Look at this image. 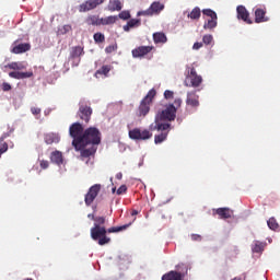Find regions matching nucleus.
Segmentation results:
<instances>
[{
    "instance_id": "obj_1",
    "label": "nucleus",
    "mask_w": 280,
    "mask_h": 280,
    "mask_svg": "<svg viewBox=\"0 0 280 280\" xmlns=\"http://www.w3.org/2000/svg\"><path fill=\"white\" fill-rule=\"evenodd\" d=\"M104 224H106V217H96L94 219V226L90 230L92 240L98 242L100 246L110 244V237H108L106 233H121V231L129 229L132 225V222L120 226H113L107 230Z\"/></svg>"
},
{
    "instance_id": "obj_2",
    "label": "nucleus",
    "mask_w": 280,
    "mask_h": 280,
    "mask_svg": "<svg viewBox=\"0 0 280 280\" xmlns=\"http://www.w3.org/2000/svg\"><path fill=\"white\" fill-rule=\"evenodd\" d=\"M102 143V131L96 127L86 128L81 138L72 141L74 150H82L86 145H100Z\"/></svg>"
},
{
    "instance_id": "obj_3",
    "label": "nucleus",
    "mask_w": 280,
    "mask_h": 280,
    "mask_svg": "<svg viewBox=\"0 0 280 280\" xmlns=\"http://www.w3.org/2000/svg\"><path fill=\"white\" fill-rule=\"evenodd\" d=\"M174 104H168L165 107V109L159 112L156 117L161 120L174 121V119H176V110H178V108H180V104H183V100L175 98Z\"/></svg>"
},
{
    "instance_id": "obj_4",
    "label": "nucleus",
    "mask_w": 280,
    "mask_h": 280,
    "mask_svg": "<svg viewBox=\"0 0 280 280\" xmlns=\"http://www.w3.org/2000/svg\"><path fill=\"white\" fill-rule=\"evenodd\" d=\"M154 97H156V90L151 89L138 107V117H145L150 113V104H152Z\"/></svg>"
},
{
    "instance_id": "obj_5",
    "label": "nucleus",
    "mask_w": 280,
    "mask_h": 280,
    "mask_svg": "<svg viewBox=\"0 0 280 280\" xmlns=\"http://www.w3.org/2000/svg\"><path fill=\"white\" fill-rule=\"evenodd\" d=\"M163 10H165V4L155 1L149 7V9L139 11L138 16H154V14H161Z\"/></svg>"
},
{
    "instance_id": "obj_6",
    "label": "nucleus",
    "mask_w": 280,
    "mask_h": 280,
    "mask_svg": "<svg viewBox=\"0 0 280 280\" xmlns=\"http://www.w3.org/2000/svg\"><path fill=\"white\" fill-rule=\"evenodd\" d=\"M129 138L133 141H148V139H152V132L148 129L141 131V129L135 128L129 130Z\"/></svg>"
},
{
    "instance_id": "obj_7",
    "label": "nucleus",
    "mask_w": 280,
    "mask_h": 280,
    "mask_svg": "<svg viewBox=\"0 0 280 280\" xmlns=\"http://www.w3.org/2000/svg\"><path fill=\"white\" fill-rule=\"evenodd\" d=\"M100 191H102V185L101 184H94L90 187L88 194H85L84 202L86 207H91L93 202L95 201V198L100 195Z\"/></svg>"
},
{
    "instance_id": "obj_8",
    "label": "nucleus",
    "mask_w": 280,
    "mask_h": 280,
    "mask_svg": "<svg viewBox=\"0 0 280 280\" xmlns=\"http://www.w3.org/2000/svg\"><path fill=\"white\" fill-rule=\"evenodd\" d=\"M93 115V108L85 104H80L77 116L84 121V124H89L91 121V116Z\"/></svg>"
},
{
    "instance_id": "obj_9",
    "label": "nucleus",
    "mask_w": 280,
    "mask_h": 280,
    "mask_svg": "<svg viewBox=\"0 0 280 280\" xmlns=\"http://www.w3.org/2000/svg\"><path fill=\"white\" fill-rule=\"evenodd\" d=\"M186 86H194L195 89L198 88L199 84H202V77L196 73V68H191L189 74L186 77L185 80Z\"/></svg>"
},
{
    "instance_id": "obj_10",
    "label": "nucleus",
    "mask_w": 280,
    "mask_h": 280,
    "mask_svg": "<svg viewBox=\"0 0 280 280\" xmlns=\"http://www.w3.org/2000/svg\"><path fill=\"white\" fill-rule=\"evenodd\" d=\"M69 135L72 137V141H78V139H82V135H84V127L80 122H74L69 128Z\"/></svg>"
},
{
    "instance_id": "obj_11",
    "label": "nucleus",
    "mask_w": 280,
    "mask_h": 280,
    "mask_svg": "<svg viewBox=\"0 0 280 280\" xmlns=\"http://www.w3.org/2000/svg\"><path fill=\"white\" fill-rule=\"evenodd\" d=\"M106 0H88L79 5V12H91L95 10L97 5H102Z\"/></svg>"
},
{
    "instance_id": "obj_12",
    "label": "nucleus",
    "mask_w": 280,
    "mask_h": 280,
    "mask_svg": "<svg viewBox=\"0 0 280 280\" xmlns=\"http://www.w3.org/2000/svg\"><path fill=\"white\" fill-rule=\"evenodd\" d=\"M154 46H139L131 50L132 58H144L151 51H153Z\"/></svg>"
},
{
    "instance_id": "obj_13",
    "label": "nucleus",
    "mask_w": 280,
    "mask_h": 280,
    "mask_svg": "<svg viewBox=\"0 0 280 280\" xmlns=\"http://www.w3.org/2000/svg\"><path fill=\"white\" fill-rule=\"evenodd\" d=\"M30 49H32V45L30 43L19 44V39H16L13 43L11 54H25V51H30Z\"/></svg>"
},
{
    "instance_id": "obj_14",
    "label": "nucleus",
    "mask_w": 280,
    "mask_h": 280,
    "mask_svg": "<svg viewBox=\"0 0 280 280\" xmlns=\"http://www.w3.org/2000/svg\"><path fill=\"white\" fill-rule=\"evenodd\" d=\"M237 12V18L241 19L242 21H244L245 23H247L248 25L253 24V21L249 20V13L248 10H246V7L244 5H238L236 9Z\"/></svg>"
},
{
    "instance_id": "obj_15",
    "label": "nucleus",
    "mask_w": 280,
    "mask_h": 280,
    "mask_svg": "<svg viewBox=\"0 0 280 280\" xmlns=\"http://www.w3.org/2000/svg\"><path fill=\"white\" fill-rule=\"evenodd\" d=\"M213 211L217 215H219V218L221 220H229L230 218L233 217V210H231L229 208H219V209L213 210Z\"/></svg>"
},
{
    "instance_id": "obj_16",
    "label": "nucleus",
    "mask_w": 280,
    "mask_h": 280,
    "mask_svg": "<svg viewBox=\"0 0 280 280\" xmlns=\"http://www.w3.org/2000/svg\"><path fill=\"white\" fill-rule=\"evenodd\" d=\"M163 120L159 119V117H155V126L151 125V130H158V131H165L170 130V122H162Z\"/></svg>"
},
{
    "instance_id": "obj_17",
    "label": "nucleus",
    "mask_w": 280,
    "mask_h": 280,
    "mask_svg": "<svg viewBox=\"0 0 280 280\" xmlns=\"http://www.w3.org/2000/svg\"><path fill=\"white\" fill-rule=\"evenodd\" d=\"M186 104H187V106H191L192 108H198V106H200V103L198 102V96L196 95V92H189L187 94Z\"/></svg>"
},
{
    "instance_id": "obj_18",
    "label": "nucleus",
    "mask_w": 280,
    "mask_h": 280,
    "mask_svg": "<svg viewBox=\"0 0 280 280\" xmlns=\"http://www.w3.org/2000/svg\"><path fill=\"white\" fill-rule=\"evenodd\" d=\"M34 75V72L28 71V72H19V71H13L9 73L10 78H13L14 80H25L27 78H32Z\"/></svg>"
},
{
    "instance_id": "obj_19",
    "label": "nucleus",
    "mask_w": 280,
    "mask_h": 280,
    "mask_svg": "<svg viewBox=\"0 0 280 280\" xmlns=\"http://www.w3.org/2000/svg\"><path fill=\"white\" fill-rule=\"evenodd\" d=\"M44 140L47 145L60 143V136H58V133H46Z\"/></svg>"
},
{
    "instance_id": "obj_20",
    "label": "nucleus",
    "mask_w": 280,
    "mask_h": 280,
    "mask_svg": "<svg viewBox=\"0 0 280 280\" xmlns=\"http://www.w3.org/2000/svg\"><path fill=\"white\" fill-rule=\"evenodd\" d=\"M110 71H113V66L105 65L102 68H100L98 70H96L94 75H95V78H100L102 75H104V78H108V73H110Z\"/></svg>"
},
{
    "instance_id": "obj_21",
    "label": "nucleus",
    "mask_w": 280,
    "mask_h": 280,
    "mask_svg": "<svg viewBox=\"0 0 280 280\" xmlns=\"http://www.w3.org/2000/svg\"><path fill=\"white\" fill-rule=\"evenodd\" d=\"M183 273L172 270L163 275L162 280H183Z\"/></svg>"
},
{
    "instance_id": "obj_22",
    "label": "nucleus",
    "mask_w": 280,
    "mask_h": 280,
    "mask_svg": "<svg viewBox=\"0 0 280 280\" xmlns=\"http://www.w3.org/2000/svg\"><path fill=\"white\" fill-rule=\"evenodd\" d=\"M78 152H81V156L83 159H89V156H93L97 152V148L95 145H92L90 149H75Z\"/></svg>"
},
{
    "instance_id": "obj_23",
    "label": "nucleus",
    "mask_w": 280,
    "mask_h": 280,
    "mask_svg": "<svg viewBox=\"0 0 280 280\" xmlns=\"http://www.w3.org/2000/svg\"><path fill=\"white\" fill-rule=\"evenodd\" d=\"M153 42L155 43V45H165V43H167V35H165V33L163 32H156L153 34Z\"/></svg>"
},
{
    "instance_id": "obj_24",
    "label": "nucleus",
    "mask_w": 280,
    "mask_h": 280,
    "mask_svg": "<svg viewBox=\"0 0 280 280\" xmlns=\"http://www.w3.org/2000/svg\"><path fill=\"white\" fill-rule=\"evenodd\" d=\"M268 18H266V10L264 9H256L255 11V23H266Z\"/></svg>"
},
{
    "instance_id": "obj_25",
    "label": "nucleus",
    "mask_w": 280,
    "mask_h": 280,
    "mask_svg": "<svg viewBox=\"0 0 280 280\" xmlns=\"http://www.w3.org/2000/svg\"><path fill=\"white\" fill-rule=\"evenodd\" d=\"M50 161H51V163H55V165H62V163L65 161L63 158H62V152L54 151L50 154Z\"/></svg>"
},
{
    "instance_id": "obj_26",
    "label": "nucleus",
    "mask_w": 280,
    "mask_h": 280,
    "mask_svg": "<svg viewBox=\"0 0 280 280\" xmlns=\"http://www.w3.org/2000/svg\"><path fill=\"white\" fill-rule=\"evenodd\" d=\"M86 25H94V26H100L102 25V18L100 15H89L85 19Z\"/></svg>"
},
{
    "instance_id": "obj_27",
    "label": "nucleus",
    "mask_w": 280,
    "mask_h": 280,
    "mask_svg": "<svg viewBox=\"0 0 280 280\" xmlns=\"http://www.w3.org/2000/svg\"><path fill=\"white\" fill-rule=\"evenodd\" d=\"M119 16L109 15L107 18H101V25H115L117 23Z\"/></svg>"
},
{
    "instance_id": "obj_28",
    "label": "nucleus",
    "mask_w": 280,
    "mask_h": 280,
    "mask_svg": "<svg viewBox=\"0 0 280 280\" xmlns=\"http://www.w3.org/2000/svg\"><path fill=\"white\" fill-rule=\"evenodd\" d=\"M121 8H124L121 4V1H119V0L109 1L108 10L110 12H119V11H121Z\"/></svg>"
},
{
    "instance_id": "obj_29",
    "label": "nucleus",
    "mask_w": 280,
    "mask_h": 280,
    "mask_svg": "<svg viewBox=\"0 0 280 280\" xmlns=\"http://www.w3.org/2000/svg\"><path fill=\"white\" fill-rule=\"evenodd\" d=\"M84 54V48L82 46H75L72 47L71 52H70V58H80V56H83Z\"/></svg>"
},
{
    "instance_id": "obj_30",
    "label": "nucleus",
    "mask_w": 280,
    "mask_h": 280,
    "mask_svg": "<svg viewBox=\"0 0 280 280\" xmlns=\"http://www.w3.org/2000/svg\"><path fill=\"white\" fill-rule=\"evenodd\" d=\"M5 67H8V69H12L13 71H21L25 69V66L21 62H11Z\"/></svg>"
},
{
    "instance_id": "obj_31",
    "label": "nucleus",
    "mask_w": 280,
    "mask_h": 280,
    "mask_svg": "<svg viewBox=\"0 0 280 280\" xmlns=\"http://www.w3.org/2000/svg\"><path fill=\"white\" fill-rule=\"evenodd\" d=\"M267 224H268L269 229H271V231H277V229H279V223H277V219H275V218H270L267 221Z\"/></svg>"
},
{
    "instance_id": "obj_32",
    "label": "nucleus",
    "mask_w": 280,
    "mask_h": 280,
    "mask_svg": "<svg viewBox=\"0 0 280 280\" xmlns=\"http://www.w3.org/2000/svg\"><path fill=\"white\" fill-rule=\"evenodd\" d=\"M252 250L253 253H264V243L256 241Z\"/></svg>"
},
{
    "instance_id": "obj_33",
    "label": "nucleus",
    "mask_w": 280,
    "mask_h": 280,
    "mask_svg": "<svg viewBox=\"0 0 280 280\" xmlns=\"http://www.w3.org/2000/svg\"><path fill=\"white\" fill-rule=\"evenodd\" d=\"M188 16L189 19H192V21H196V19H200V8L192 9Z\"/></svg>"
},
{
    "instance_id": "obj_34",
    "label": "nucleus",
    "mask_w": 280,
    "mask_h": 280,
    "mask_svg": "<svg viewBox=\"0 0 280 280\" xmlns=\"http://www.w3.org/2000/svg\"><path fill=\"white\" fill-rule=\"evenodd\" d=\"M165 139H167V132H162V133L156 135V136L154 137V142H155L156 144L163 143V141H165Z\"/></svg>"
},
{
    "instance_id": "obj_35",
    "label": "nucleus",
    "mask_w": 280,
    "mask_h": 280,
    "mask_svg": "<svg viewBox=\"0 0 280 280\" xmlns=\"http://www.w3.org/2000/svg\"><path fill=\"white\" fill-rule=\"evenodd\" d=\"M8 149H9L8 142H5V140H3V138H0V156H1V154H5Z\"/></svg>"
},
{
    "instance_id": "obj_36",
    "label": "nucleus",
    "mask_w": 280,
    "mask_h": 280,
    "mask_svg": "<svg viewBox=\"0 0 280 280\" xmlns=\"http://www.w3.org/2000/svg\"><path fill=\"white\" fill-rule=\"evenodd\" d=\"M218 27V13L215 11H211V28Z\"/></svg>"
},
{
    "instance_id": "obj_37",
    "label": "nucleus",
    "mask_w": 280,
    "mask_h": 280,
    "mask_svg": "<svg viewBox=\"0 0 280 280\" xmlns=\"http://www.w3.org/2000/svg\"><path fill=\"white\" fill-rule=\"evenodd\" d=\"M129 24V27H139L141 25L140 19H131L127 22Z\"/></svg>"
},
{
    "instance_id": "obj_38",
    "label": "nucleus",
    "mask_w": 280,
    "mask_h": 280,
    "mask_svg": "<svg viewBox=\"0 0 280 280\" xmlns=\"http://www.w3.org/2000/svg\"><path fill=\"white\" fill-rule=\"evenodd\" d=\"M94 40L95 43H104V40H106V37L102 33H95Z\"/></svg>"
},
{
    "instance_id": "obj_39",
    "label": "nucleus",
    "mask_w": 280,
    "mask_h": 280,
    "mask_svg": "<svg viewBox=\"0 0 280 280\" xmlns=\"http://www.w3.org/2000/svg\"><path fill=\"white\" fill-rule=\"evenodd\" d=\"M118 19H121L122 21H128V19H130V11H121L118 14Z\"/></svg>"
},
{
    "instance_id": "obj_40",
    "label": "nucleus",
    "mask_w": 280,
    "mask_h": 280,
    "mask_svg": "<svg viewBox=\"0 0 280 280\" xmlns=\"http://www.w3.org/2000/svg\"><path fill=\"white\" fill-rule=\"evenodd\" d=\"M105 51L107 54H113V51H117V44H114V45H109L105 48Z\"/></svg>"
},
{
    "instance_id": "obj_41",
    "label": "nucleus",
    "mask_w": 280,
    "mask_h": 280,
    "mask_svg": "<svg viewBox=\"0 0 280 280\" xmlns=\"http://www.w3.org/2000/svg\"><path fill=\"white\" fill-rule=\"evenodd\" d=\"M164 98L174 100V92L170 90L164 91Z\"/></svg>"
},
{
    "instance_id": "obj_42",
    "label": "nucleus",
    "mask_w": 280,
    "mask_h": 280,
    "mask_svg": "<svg viewBox=\"0 0 280 280\" xmlns=\"http://www.w3.org/2000/svg\"><path fill=\"white\" fill-rule=\"evenodd\" d=\"M12 132H14V129L11 128L8 132H3L2 136L0 137V139L5 141V139H8V137H12Z\"/></svg>"
},
{
    "instance_id": "obj_43",
    "label": "nucleus",
    "mask_w": 280,
    "mask_h": 280,
    "mask_svg": "<svg viewBox=\"0 0 280 280\" xmlns=\"http://www.w3.org/2000/svg\"><path fill=\"white\" fill-rule=\"evenodd\" d=\"M1 89L4 92L12 91V85H10V83H8V82H3L1 85Z\"/></svg>"
},
{
    "instance_id": "obj_44",
    "label": "nucleus",
    "mask_w": 280,
    "mask_h": 280,
    "mask_svg": "<svg viewBox=\"0 0 280 280\" xmlns=\"http://www.w3.org/2000/svg\"><path fill=\"white\" fill-rule=\"evenodd\" d=\"M126 191H128V187H126V185H121L118 189H117V195L121 196V194H126Z\"/></svg>"
},
{
    "instance_id": "obj_45",
    "label": "nucleus",
    "mask_w": 280,
    "mask_h": 280,
    "mask_svg": "<svg viewBox=\"0 0 280 280\" xmlns=\"http://www.w3.org/2000/svg\"><path fill=\"white\" fill-rule=\"evenodd\" d=\"M39 165H40L42 170H47V167H49V161H47V160H42V161L39 162Z\"/></svg>"
},
{
    "instance_id": "obj_46",
    "label": "nucleus",
    "mask_w": 280,
    "mask_h": 280,
    "mask_svg": "<svg viewBox=\"0 0 280 280\" xmlns=\"http://www.w3.org/2000/svg\"><path fill=\"white\" fill-rule=\"evenodd\" d=\"M190 237L192 242H202V236H200V234H191Z\"/></svg>"
},
{
    "instance_id": "obj_47",
    "label": "nucleus",
    "mask_w": 280,
    "mask_h": 280,
    "mask_svg": "<svg viewBox=\"0 0 280 280\" xmlns=\"http://www.w3.org/2000/svg\"><path fill=\"white\" fill-rule=\"evenodd\" d=\"M202 40L205 45H211V35H205Z\"/></svg>"
},
{
    "instance_id": "obj_48",
    "label": "nucleus",
    "mask_w": 280,
    "mask_h": 280,
    "mask_svg": "<svg viewBox=\"0 0 280 280\" xmlns=\"http://www.w3.org/2000/svg\"><path fill=\"white\" fill-rule=\"evenodd\" d=\"M40 108H38V107H32L31 108V113H32V115H40Z\"/></svg>"
},
{
    "instance_id": "obj_49",
    "label": "nucleus",
    "mask_w": 280,
    "mask_h": 280,
    "mask_svg": "<svg viewBox=\"0 0 280 280\" xmlns=\"http://www.w3.org/2000/svg\"><path fill=\"white\" fill-rule=\"evenodd\" d=\"M203 16H211V9H205L202 10Z\"/></svg>"
},
{
    "instance_id": "obj_50",
    "label": "nucleus",
    "mask_w": 280,
    "mask_h": 280,
    "mask_svg": "<svg viewBox=\"0 0 280 280\" xmlns=\"http://www.w3.org/2000/svg\"><path fill=\"white\" fill-rule=\"evenodd\" d=\"M203 27L205 30H211V19H209L207 23H205Z\"/></svg>"
},
{
    "instance_id": "obj_51",
    "label": "nucleus",
    "mask_w": 280,
    "mask_h": 280,
    "mask_svg": "<svg viewBox=\"0 0 280 280\" xmlns=\"http://www.w3.org/2000/svg\"><path fill=\"white\" fill-rule=\"evenodd\" d=\"M202 47V43H195L194 46H192V49H200Z\"/></svg>"
},
{
    "instance_id": "obj_52",
    "label": "nucleus",
    "mask_w": 280,
    "mask_h": 280,
    "mask_svg": "<svg viewBox=\"0 0 280 280\" xmlns=\"http://www.w3.org/2000/svg\"><path fill=\"white\" fill-rule=\"evenodd\" d=\"M131 28H132V27L129 26L128 23H127V25H125V26L122 27L124 32H130Z\"/></svg>"
},
{
    "instance_id": "obj_53",
    "label": "nucleus",
    "mask_w": 280,
    "mask_h": 280,
    "mask_svg": "<svg viewBox=\"0 0 280 280\" xmlns=\"http://www.w3.org/2000/svg\"><path fill=\"white\" fill-rule=\"evenodd\" d=\"M88 218H89V220H93V222H95V219L97 217H95V214H93V213H90V214H88Z\"/></svg>"
},
{
    "instance_id": "obj_54",
    "label": "nucleus",
    "mask_w": 280,
    "mask_h": 280,
    "mask_svg": "<svg viewBox=\"0 0 280 280\" xmlns=\"http://www.w3.org/2000/svg\"><path fill=\"white\" fill-rule=\"evenodd\" d=\"M122 176H124V175H122L121 173H117V174H116L117 180H121Z\"/></svg>"
},
{
    "instance_id": "obj_55",
    "label": "nucleus",
    "mask_w": 280,
    "mask_h": 280,
    "mask_svg": "<svg viewBox=\"0 0 280 280\" xmlns=\"http://www.w3.org/2000/svg\"><path fill=\"white\" fill-rule=\"evenodd\" d=\"M131 215H139V211L132 210V211H131Z\"/></svg>"
}]
</instances>
